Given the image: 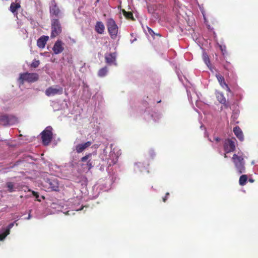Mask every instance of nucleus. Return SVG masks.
Listing matches in <instances>:
<instances>
[{"label": "nucleus", "mask_w": 258, "mask_h": 258, "mask_svg": "<svg viewBox=\"0 0 258 258\" xmlns=\"http://www.w3.org/2000/svg\"><path fill=\"white\" fill-rule=\"evenodd\" d=\"M100 158L102 161H105L108 165L106 169L109 174H111L112 169L110 167L114 165L117 161L118 156L113 151H112V145L108 147L106 146L100 154Z\"/></svg>", "instance_id": "1"}, {"label": "nucleus", "mask_w": 258, "mask_h": 258, "mask_svg": "<svg viewBox=\"0 0 258 258\" xmlns=\"http://www.w3.org/2000/svg\"><path fill=\"white\" fill-rule=\"evenodd\" d=\"M48 36L43 35L41 36L37 41V45L40 48H44L45 44L48 40Z\"/></svg>", "instance_id": "20"}, {"label": "nucleus", "mask_w": 258, "mask_h": 258, "mask_svg": "<svg viewBox=\"0 0 258 258\" xmlns=\"http://www.w3.org/2000/svg\"><path fill=\"white\" fill-rule=\"evenodd\" d=\"M187 96H188V100H189V101H191V95L189 94V92L188 91V90H187Z\"/></svg>", "instance_id": "43"}, {"label": "nucleus", "mask_w": 258, "mask_h": 258, "mask_svg": "<svg viewBox=\"0 0 258 258\" xmlns=\"http://www.w3.org/2000/svg\"><path fill=\"white\" fill-rule=\"evenodd\" d=\"M233 132L236 137L240 141H243L244 140V137L243 135V133L240 128L236 126L233 128Z\"/></svg>", "instance_id": "24"}, {"label": "nucleus", "mask_w": 258, "mask_h": 258, "mask_svg": "<svg viewBox=\"0 0 258 258\" xmlns=\"http://www.w3.org/2000/svg\"><path fill=\"white\" fill-rule=\"evenodd\" d=\"M81 197L77 196L76 198L72 199L70 203L72 204L71 209L72 210H68L67 211H62L64 214L68 215H74V211H79L83 210L85 207L83 204H81Z\"/></svg>", "instance_id": "2"}, {"label": "nucleus", "mask_w": 258, "mask_h": 258, "mask_svg": "<svg viewBox=\"0 0 258 258\" xmlns=\"http://www.w3.org/2000/svg\"><path fill=\"white\" fill-rule=\"evenodd\" d=\"M92 157V154H89L83 157L81 159V161L83 163H86L88 169H90L95 165V163L93 161Z\"/></svg>", "instance_id": "15"}, {"label": "nucleus", "mask_w": 258, "mask_h": 258, "mask_svg": "<svg viewBox=\"0 0 258 258\" xmlns=\"http://www.w3.org/2000/svg\"><path fill=\"white\" fill-rule=\"evenodd\" d=\"M217 45H218L222 55L223 56L226 55L227 54L226 46L225 45H222V44H220L219 43H217Z\"/></svg>", "instance_id": "35"}, {"label": "nucleus", "mask_w": 258, "mask_h": 258, "mask_svg": "<svg viewBox=\"0 0 258 258\" xmlns=\"http://www.w3.org/2000/svg\"><path fill=\"white\" fill-rule=\"evenodd\" d=\"M236 95L238 96L239 98L240 99H241L243 97V91L241 90H239V93L238 94H237Z\"/></svg>", "instance_id": "40"}, {"label": "nucleus", "mask_w": 258, "mask_h": 258, "mask_svg": "<svg viewBox=\"0 0 258 258\" xmlns=\"http://www.w3.org/2000/svg\"><path fill=\"white\" fill-rule=\"evenodd\" d=\"M49 10L50 17L52 19H57L61 16V11L54 0L51 2Z\"/></svg>", "instance_id": "13"}, {"label": "nucleus", "mask_w": 258, "mask_h": 258, "mask_svg": "<svg viewBox=\"0 0 258 258\" xmlns=\"http://www.w3.org/2000/svg\"><path fill=\"white\" fill-rule=\"evenodd\" d=\"M113 178H114V177L112 176L111 179H109V183L108 184L105 183L104 185H102L103 186L101 187L100 189L104 190V191H106V190H108V189H109L111 188L110 183L111 182V183H112L113 182L115 181V180H114L113 181H112L113 180ZM116 178V176H115L114 180H115Z\"/></svg>", "instance_id": "28"}, {"label": "nucleus", "mask_w": 258, "mask_h": 258, "mask_svg": "<svg viewBox=\"0 0 258 258\" xmlns=\"http://www.w3.org/2000/svg\"><path fill=\"white\" fill-rule=\"evenodd\" d=\"M17 121V118L12 114H3L0 116V123L4 126L14 124Z\"/></svg>", "instance_id": "7"}, {"label": "nucleus", "mask_w": 258, "mask_h": 258, "mask_svg": "<svg viewBox=\"0 0 258 258\" xmlns=\"http://www.w3.org/2000/svg\"><path fill=\"white\" fill-rule=\"evenodd\" d=\"M224 157H225V158H227V156H226V153H225V154H224Z\"/></svg>", "instance_id": "51"}, {"label": "nucleus", "mask_w": 258, "mask_h": 258, "mask_svg": "<svg viewBox=\"0 0 258 258\" xmlns=\"http://www.w3.org/2000/svg\"><path fill=\"white\" fill-rule=\"evenodd\" d=\"M52 128L48 126L41 133L42 143L44 145H48L52 138Z\"/></svg>", "instance_id": "8"}, {"label": "nucleus", "mask_w": 258, "mask_h": 258, "mask_svg": "<svg viewBox=\"0 0 258 258\" xmlns=\"http://www.w3.org/2000/svg\"><path fill=\"white\" fill-rule=\"evenodd\" d=\"M208 28H210V25L208 26Z\"/></svg>", "instance_id": "53"}, {"label": "nucleus", "mask_w": 258, "mask_h": 258, "mask_svg": "<svg viewBox=\"0 0 258 258\" xmlns=\"http://www.w3.org/2000/svg\"><path fill=\"white\" fill-rule=\"evenodd\" d=\"M108 73V69L107 67H104L100 69L98 72V76L100 77H105Z\"/></svg>", "instance_id": "29"}, {"label": "nucleus", "mask_w": 258, "mask_h": 258, "mask_svg": "<svg viewBox=\"0 0 258 258\" xmlns=\"http://www.w3.org/2000/svg\"><path fill=\"white\" fill-rule=\"evenodd\" d=\"M148 165H145L142 162H137L135 163V168L134 170L136 172H143L144 171H147L148 172L147 169V166Z\"/></svg>", "instance_id": "21"}, {"label": "nucleus", "mask_w": 258, "mask_h": 258, "mask_svg": "<svg viewBox=\"0 0 258 258\" xmlns=\"http://www.w3.org/2000/svg\"><path fill=\"white\" fill-rule=\"evenodd\" d=\"M50 207L52 209H56L57 211H61L60 206L54 203H52L50 205Z\"/></svg>", "instance_id": "36"}, {"label": "nucleus", "mask_w": 258, "mask_h": 258, "mask_svg": "<svg viewBox=\"0 0 258 258\" xmlns=\"http://www.w3.org/2000/svg\"><path fill=\"white\" fill-rule=\"evenodd\" d=\"M6 187L8 188V191L12 192L19 190L18 184L13 182H8L6 183Z\"/></svg>", "instance_id": "22"}, {"label": "nucleus", "mask_w": 258, "mask_h": 258, "mask_svg": "<svg viewBox=\"0 0 258 258\" xmlns=\"http://www.w3.org/2000/svg\"><path fill=\"white\" fill-rule=\"evenodd\" d=\"M43 186L47 188L48 191H58L59 188L58 181L54 178L47 179L43 183Z\"/></svg>", "instance_id": "10"}, {"label": "nucleus", "mask_w": 258, "mask_h": 258, "mask_svg": "<svg viewBox=\"0 0 258 258\" xmlns=\"http://www.w3.org/2000/svg\"><path fill=\"white\" fill-rule=\"evenodd\" d=\"M221 138H219V137H214L213 138V140H212L211 139H209V140L212 142H215V144L213 145L214 147L215 148H219V145L218 144V143H219V142H220L221 141Z\"/></svg>", "instance_id": "33"}, {"label": "nucleus", "mask_w": 258, "mask_h": 258, "mask_svg": "<svg viewBox=\"0 0 258 258\" xmlns=\"http://www.w3.org/2000/svg\"><path fill=\"white\" fill-rule=\"evenodd\" d=\"M208 28H210V25L208 26Z\"/></svg>", "instance_id": "52"}, {"label": "nucleus", "mask_w": 258, "mask_h": 258, "mask_svg": "<svg viewBox=\"0 0 258 258\" xmlns=\"http://www.w3.org/2000/svg\"><path fill=\"white\" fill-rule=\"evenodd\" d=\"M216 77L220 86L227 91L230 92V90L228 85L225 83L224 77L220 74H216Z\"/></svg>", "instance_id": "19"}, {"label": "nucleus", "mask_w": 258, "mask_h": 258, "mask_svg": "<svg viewBox=\"0 0 258 258\" xmlns=\"http://www.w3.org/2000/svg\"><path fill=\"white\" fill-rule=\"evenodd\" d=\"M196 111L199 112L197 109H195Z\"/></svg>", "instance_id": "54"}, {"label": "nucleus", "mask_w": 258, "mask_h": 258, "mask_svg": "<svg viewBox=\"0 0 258 258\" xmlns=\"http://www.w3.org/2000/svg\"><path fill=\"white\" fill-rule=\"evenodd\" d=\"M116 54L115 52L106 53L105 55V62L109 65L116 66Z\"/></svg>", "instance_id": "16"}, {"label": "nucleus", "mask_w": 258, "mask_h": 258, "mask_svg": "<svg viewBox=\"0 0 258 258\" xmlns=\"http://www.w3.org/2000/svg\"><path fill=\"white\" fill-rule=\"evenodd\" d=\"M40 63V62H39V60H34L33 61L32 63V66L34 68H37L39 64Z\"/></svg>", "instance_id": "38"}, {"label": "nucleus", "mask_w": 258, "mask_h": 258, "mask_svg": "<svg viewBox=\"0 0 258 258\" xmlns=\"http://www.w3.org/2000/svg\"><path fill=\"white\" fill-rule=\"evenodd\" d=\"M22 216H19V215H17L16 216V220H18L19 219H21Z\"/></svg>", "instance_id": "46"}, {"label": "nucleus", "mask_w": 258, "mask_h": 258, "mask_svg": "<svg viewBox=\"0 0 258 258\" xmlns=\"http://www.w3.org/2000/svg\"><path fill=\"white\" fill-rule=\"evenodd\" d=\"M83 6H80L78 9L74 12V15L76 18H81V15H84V12L82 11Z\"/></svg>", "instance_id": "27"}, {"label": "nucleus", "mask_w": 258, "mask_h": 258, "mask_svg": "<svg viewBox=\"0 0 258 258\" xmlns=\"http://www.w3.org/2000/svg\"><path fill=\"white\" fill-rule=\"evenodd\" d=\"M148 104L149 103L146 101L143 103L144 106L146 107L144 112V117L148 121H150L151 119H152L155 122L158 121L161 118V114L156 111H152L151 113L149 112V110H147V106Z\"/></svg>", "instance_id": "6"}, {"label": "nucleus", "mask_w": 258, "mask_h": 258, "mask_svg": "<svg viewBox=\"0 0 258 258\" xmlns=\"http://www.w3.org/2000/svg\"><path fill=\"white\" fill-rule=\"evenodd\" d=\"M99 0H96V2H95V3H94V5H95V6H97V4L99 3Z\"/></svg>", "instance_id": "49"}, {"label": "nucleus", "mask_w": 258, "mask_h": 258, "mask_svg": "<svg viewBox=\"0 0 258 258\" xmlns=\"http://www.w3.org/2000/svg\"><path fill=\"white\" fill-rule=\"evenodd\" d=\"M63 93V88L58 85L51 86L47 88L45 93L47 96H53L56 95H61Z\"/></svg>", "instance_id": "11"}, {"label": "nucleus", "mask_w": 258, "mask_h": 258, "mask_svg": "<svg viewBox=\"0 0 258 258\" xmlns=\"http://www.w3.org/2000/svg\"><path fill=\"white\" fill-rule=\"evenodd\" d=\"M149 154H150V157L152 158H153L155 156V153L154 151L152 149L150 150Z\"/></svg>", "instance_id": "39"}, {"label": "nucleus", "mask_w": 258, "mask_h": 258, "mask_svg": "<svg viewBox=\"0 0 258 258\" xmlns=\"http://www.w3.org/2000/svg\"><path fill=\"white\" fill-rule=\"evenodd\" d=\"M148 33L152 35V36H154L155 35H159L160 36L159 34L155 33L154 31L150 28L147 27Z\"/></svg>", "instance_id": "37"}, {"label": "nucleus", "mask_w": 258, "mask_h": 258, "mask_svg": "<svg viewBox=\"0 0 258 258\" xmlns=\"http://www.w3.org/2000/svg\"><path fill=\"white\" fill-rule=\"evenodd\" d=\"M92 142L88 141L84 143L79 144L75 146L76 150L77 153H80L85 150L87 147L91 146Z\"/></svg>", "instance_id": "18"}, {"label": "nucleus", "mask_w": 258, "mask_h": 258, "mask_svg": "<svg viewBox=\"0 0 258 258\" xmlns=\"http://www.w3.org/2000/svg\"><path fill=\"white\" fill-rule=\"evenodd\" d=\"M31 218V211H29L28 216L27 218H25V219L29 220Z\"/></svg>", "instance_id": "44"}, {"label": "nucleus", "mask_w": 258, "mask_h": 258, "mask_svg": "<svg viewBox=\"0 0 258 258\" xmlns=\"http://www.w3.org/2000/svg\"><path fill=\"white\" fill-rule=\"evenodd\" d=\"M216 96L217 100L221 103L225 105V107H227L228 106L226 103V100L223 93L220 92H216Z\"/></svg>", "instance_id": "23"}, {"label": "nucleus", "mask_w": 258, "mask_h": 258, "mask_svg": "<svg viewBox=\"0 0 258 258\" xmlns=\"http://www.w3.org/2000/svg\"><path fill=\"white\" fill-rule=\"evenodd\" d=\"M61 32V27L58 19L51 20V32L50 37L54 38L59 34Z\"/></svg>", "instance_id": "9"}, {"label": "nucleus", "mask_w": 258, "mask_h": 258, "mask_svg": "<svg viewBox=\"0 0 258 258\" xmlns=\"http://www.w3.org/2000/svg\"><path fill=\"white\" fill-rule=\"evenodd\" d=\"M203 60L206 64L209 67L210 64V60L207 53H204L203 55Z\"/></svg>", "instance_id": "34"}, {"label": "nucleus", "mask_w": 258, "mask_h": 258, "mask_svg": "<svg viewBox=\"0 0 258 258\" xmlns=\"http://www.w3.org/2000/svg\"><path fill=\"white\" fill-rule=\"evenodd\" d=\"M201 12H202V15L203 16L204 19L206 21V17H205V11L203 9L202 10L201 9Z\"/></svg>", "instance_id": "45"}, {"label": "nucleus", "mask_w": 258, "mask_h": 258, "mask_svg": "<svg viewBox=\"0 0 258 258\" xmlns=\"http://www.w3.org/2000/svg\"><path fill=\"white\" fill-rule=\"evenodd\" d=\"M223 67L225 70H227L228 71H229L231 73H233L234 68L229 62L226 61L225 63L223 64Z\"/></svg>", "instance_id": "31"}, {"label": "nucleus", "mask_w": 258, "mask_h": 258, "mask_svg": "<svg viewBox=\"0 0 258 258\" xmlns=\"http://www.w3.org/2000/svg\"><path fill=\"white\" fill-rule=\"evenodd\" d=\"M247 180V176L245 174H243L240 176L239 183L240 185L243 186L246 184Z\"/></svg>", "instance_id": "30"}, {"label": "nucleus", "mask_w": 258, "mask_h": 258, "mask_svg": "<svg viewBox=\"0 0 258 258\" xmlns=\"http://www.w3.org/2000/svg\"><path fill=\"white\" fill-rule=\"evenodd\" d=\"M105 29V27L104 24L102 22L98 21L97 22L95 26V30L98 33L102 34L104 33Z\"/></svg>", "instance_id": "25"}, {"label": "nucleus", "mask_w": 258, "mask_h": 258, "mask_svg": "<svg viewBox=\"0 0 258 258\" xmlns=\"http://www.w3.org/2000/svg\"><path fill=\"white\" fill-rule=\"evenodd\" d=\"M106 26L111 38L113 39H115L117 38L118 28L115 21L112 18L108 19Z\"/></svg>", "instance_id": "5"}, {"label": "nucleus", "mask_w": 258, "mask_h": 258, "mask_svg": "<svg viewBox=\"0 0 258 258\" xmlns=\"http://www.w3.org/2000/svg\"><path fill=\"white\" fill-rule=\"evenodd\" d=\"M29 191L31 192V195L35 197V200L37 201L41 202V199H44V197L43 196H40L38 192H36L35 191L32 190L31 189L28 190Z\"/></svg>", "instance_id": "26"}, {"label": "nucleus", "mask_w": 258, "mask_h": 258, "mask_svg": "<svg viewBox=\"0 0 258 258\" xmlns=\"http://www.w3.org/2000/svg\"><path fill=\"white\" fill-rule=\"evenodd\" d=\"M248 180H249V181L250 182H251V183L253 182H254V179H253L252 178H249Z\"/></svg>", "instance_id": "48"}, {"label": "nucleus", "mask_w": 258, "mask_h": 258, "mask_svg": "<svg viewBox=\"0 0 258 258\" xmlns=\"http://www.w3.org/2000/svg\"><path fill=\"white\" fill-rule=\"evenodd\" d=\"M17 220L9 224L7 227H4L0 228V240L3 241L5 239L6 237L10 234V230L13 228L15 224L18 226L17 223Z\"/></svg>", "instance_id": "12"}, {"label": "nucleus", "mask_w": 258, "mask_h": 258, "mask_svg": "<svg viewBox=\"0 0 258 258\" xmlns=\"http://www.w3.org/2000/svg\"><path fill=\"white\" fill-rule=\"evenodd\" d=\"M62 45L63 43L60 40H57L55 42L52 48L54 54H58L63 51L64 48Z\"/></svg>", "instance_id": "17"}, {"label": "nucleus", "mask_w": 258, "mask_h": 258, "mask_svg": "<svg viewBox=\"0 0 258 258\" xmlns=\"http://www.w3.org/2000/svg\"><path fill=\"white\" fill-rule=\"evenodd\" d=\"M169 195V192H167L165 196L163 198V201L164 202H165V201L167 200V199L168 198V196Z\"/></svg>", "instance_id": "41"}, {"label": "nucleus", "mask_w": 258, "mask_h": 258, "mask_svg": "<svg viewBox=\"0 0 258 258\" xmlns=\"http://www.w3.org/2000/svg\"><path fill=\"white\" fill-rule=\"evenodd\" d=\"M38 75L37 73H24L20 74L18 80L20 85H23L25 81L29 83L36 82L38 79Z\"/></svg>", "instance_id": "4"}, {"label": "nucleus", "mask_w": 258, "mask_h": 258, "mask_svg": "<svg viewBox=\"0 0 258 258\" xmlns=\"http://www.w3.org/2000/svg\"><path fill=\"white\" fill-rule=\"evenodd\" d=\"M20 7V5L18 3H12L10 6V10L13 13H15L17 9Z\"/></svg>", "instance_id": "32"}, {"label": "nucleus", "mask_w": 258, "mask_h": 258, "mask_svg": "<svg viewBox=\"0 0 258 258\" xmlns=\"http://www.w3.org/2000/svg\"><path fill=\"white\" fill-rule=\"evenodd\" d=\"M136 40H137V39H136V38H134V39H131V40H130V42H131V43H133V42H135V41H136Z\"/></svg>", "instance_id": "47"}, {"label": "nucleus", "mask_w": 258, "mask_h": 258, "mask_svg": "<svg viewBox=\"0 0 258 258\" xmlns=\"http://www.w3.org/2000/svg\"><path fill=\"white\" fill-rule=\"evenodd\" d=\"M235 167L238 174L245 172V162L241 156L234 154L232 158Z\"/></svg>", "instance_id": "3"}, {"label": "nucleus", "mask_w": 258, "mask_h": 258, "mask_svg": "<svg viewBox=\"0 0 258 258\" xmlns=\"http://www.w3.org/2000/svg\"><path fill=\"white\" fill-rule=\"evenodd\" d=\"M30 21L31 24L32 25H33L34 26H36V22H35V21L34 20H33L32 18H30Z\"/></svg>", "instance_id": "42"}, {"label": "nucleus", "mask_w": 258, "mask_h": 258, "mask_svg": "<svg viewBox=\"0 0 258 258\" xmlns=\"http://www.w3.org/2000/svg\"><path fill=\"white\" fill-rule=\"evenodd\" d=\"M235 146L234 142L230 139L225 140L224 142V149L226 153L234 151Z\"/></svg>", "instance_id": "14"}, {"label": "nucleus", "mask_w": 258, "mask_h": 258, "mask_svg": "<svg viewBox=\"0 0 258 258\" xmlns=\"http://www.w3.org/2000/svg\"><path fill=\"white\" fill-rule=\"evenodd\" d=\"M198 104H199V102L197 101H196V105H197V106H198Z\"/></svg>", "instance_id": "50"}]
</instances>
